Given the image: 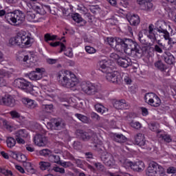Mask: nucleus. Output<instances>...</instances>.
Instances as JSON below:
<instances>
[{
  "label": "nucleus",
  "instance_id": "79ce46f5",
  "mask_svg": "<svg viewBox=\"0 0 176 176\" xmlns=\"http://www.w3.org/2000/svg\"><path fill=\"white\" fill-rule=\"evenodd\" d=\"M36 15L31 11H28L26 14V18L28 20V21H31L35 19Z\"/></svg>",
  "mask_w": 176,
  "mask_h": 176
},
{
  "label": "nucleus",
  "instance_id": "a19ab883",
  "mask_svg": "<svg viewBox=\"0 0 176 176\" xmlns=\"http://www.w3.org/2000/svg\"><path fill=\"white\" fill-rule=\"evenodd\" d=\"M62 11L65 16H69V14L71 13V12H72V8L70 6H67L66 7L63 8Z\"/></svg>",
  "mask_w": 176,
  "mask_h": 176
},
{
  "label": "nucleus",
  "instance_id": "bb28decb",
  "mask_svg": "<svg viewBox=\"0 0 176 176\" xmlns=\"http://www.w3.org/2000/svg\"><path fill=\"white\" fill-rule=\"evenodd\" d=\"M45 42H49V41H56L58 39V41H62V39H64L65 37L63 36L61 38H57V35H50V34L47 33L45 34L44 36Z\"/></svg>",
  "mask_w": 176,
  "mask_h": 176
},
{
  "label": "nucleus",
  "instance_id": "864d4df0",
  "mask_svg": "<svg viewBox=\"0 0 176 176\" xmlns=\"http://www.w3.org/2000/svg\"><path fill=\"white\" fill-rule=\"evenodd\" d=\"M36 74L40 76V79H42L43 78V74H45V72L40 68H36Z\"/></svg>",
  "mask_w": 176,
  "mask_h": 176
},
{
  "label": "nucleus",
  "instance_id": "ea45409f",
  "mask_svg": "<svg viewBox=\"0 0 176 176\" xmlns=\"http://www.w3.org/2000/svg\"><path fill=\"white\" fill-rule=\"evenodd\" d=\"M42 109L44 112L50 113L53 111V104H43Z\"/></svg>",
  "mask_w": 176,
  "mask_h": 176
},
{
  "label": "nucleus",
  "instance_id": "2f4dec72",
  "mask_svg": "<svg viewBox=\"0 0 176 176\" xmlns=\"http://www.w3.org/2000/svg\"><path fill=\"white\" fill-rule=\"evenodd\" d=\"M39 166H40V168L43 171H45V170H49L52 164H50V162L41 161L39 162Z\"/></svg>",
  "mask_w": 176,
  "mask_h": 176
},
{
  "label": "nucleus",
  "instance_id": "6e6552de",
  "mask_svg": "<svg viewBox=\"0 0 176 176\" xmlns=\"http://www.w3.org/2000/svg\"><path fill=\"white\" fill-rule=\"evenodd\" d=\"M125 163L127 167H131V170L137 171L138 173H141V171H144L145 169V164H144V162L142 161H139L135 163L131 161H128Z\"/></svg>",
  "mask_w": 176,
  "mask_h": 176
},
{
  "label": "nucleus",
  "instance_id": "4468645a",
  "mask_svg": "<svg viewBox=\"0 0 176 176\" xmlns=\"http://www.w3.org/2000/svg\"><path fill=\"white\" fill-rule=\"evenodd\" d=\"M34 141L35 145H37V146H45V145L47 144V140H46V138L45 137V135L41 134L36 135L34 136Z\"/></svg>",
  "mask_w": 176,
  "mask_h": 176
},
{
  "label": "nucleus",
  "instance_id": "f8f14e48",
  "mask_svg": "<svg viewBox=\"0 0 176 176\" xmlns=\"http://www.w3.org/2000/svg\"><path fill=\"white\" fill-rule=\"evenodd\" d=\"M14 14L15 16L16 26L23 24L25 21V14L20 11V10H15L14 11Z\"/></svg>",
  "mask_w": 176,
  "mask_h": 176
},
{
  "label": "nucleus",
  "instance_id": "f3484780",
  "mask_svg": "<svg viewBox=\"0 0 176 176\" xmlns=\"http://www.w3.org/2000/svg\"><path fill=\"white\" fill-rule=\"evenodd\" d=\"M52 153L53 152L52 150H49L47 148H45L39 151V155L41 156H43L44 157H53L54 159H60L58 156L53 155Z\"/></svg>",
  "mask_w": 176,
  "mask_h": 176
},
{
  "label": "nucleus",
  "instance_id": "c756f323",
  "mask_svg": "<svg viewBox=\"0 0 176 176\" xmlns=\"http://www.w3.org/2000/svg\"><path fill=\"white\" fill-rule=\"evenodd\" d=\"M50 45L52 47H57V46H60V50L59 51V53H62V52H64L65 50V45H64V43L60 41H56L55 43H50Z\"/></svg>",
  "mask_w": 176,
  "mask_h": 176
},
{
  "label": "nucleus",
  "instance_id": "a211bd4d",
  "mask_svg": "<svg viewBox=\"0 0 176 176\" xmlns=\"http://www.w3.org/2000/svg\"><path fill=\"white\" fill-rule=\"evenodd\" d=\"M135 144L139 146H144L145 145V136L142 133H138L135 137Z\"/></svg>",
  "mask_w": 176,
  "mask_h": 176
},
{
  "label": "nucleus",
  "instance_id": "aec40b11",
  "mask_svg": "<svg viewBox=\"0 0 176 176\" xmlns=\"http://www.w3.org/2000/svg\"><path fill=\"white\" fill-rule=\"evenodd\" d=\"M6 20L10 24H12V25L16 26V18L14 16V11L6 13Z\"/></svg>",
  "mask_w": 176,
  "mask_h": 176
},
{
  "label": "nucleus",
  "instance_id": "dca6fc26",
  "mask_svg": "<svg viewBox=\"0 0 176 176\" xmlns=\"http://www.w3.org/2000/svg\"><path fill=\"white\" fill-rule=\"evenodd\" d=\"M52 124L54 126L55 130H63V129H65V126H67L65 121L61 118L54 120Z\"/></svg>",
  "mask_w": 176,
  "mask_h": 176
},
{
  "label": "nucleus",
  "instance_id": "7ed1b4c3",
  "mask_svg": "<svg viewBox=\"0 0 176 176\" xmlns=\"http://www.w3.org/2000/svg\"><path fill=\"white\" fill-rule=\"evenodd\" d=\"M14 85L18 89H21L25 93H29L34 96V88L31 82L25 80L24 78H16L14 81Z\"/></svg>",
  "mask_w": 176,
  "mask_h": 176
},
{
  "label": "nucleus",
  "instance_id": "052dcab7",
  "mask_svg": "<svg viewBox=\"0 0 176 176\" xmlns=\"http://www.w3.org/2000/svg\"><path fill=\"white\" fill-rule=\"evenodd\" d=\"M36 72L35 71L31 72L28 76L31 79V80H35Z\"/></svg>",
  "mask_w": 176,
  "mask_h": 176
},
{
  "label": "nucleus",
  "instance_id": "6ab92c4d",
  "mask_svg": "<svg viewBox=\"0 0 176 176\" xmlns=\"http://www.w3.org/2000/svg\"><path fill=\"white\" fill-rule=\"evenodd\" d=\"M153 31H157V32H159L160 34H164V35H165L167 30L162 28V26H160L158 28L155 27L153 24H150L148 26V34H152Z\"/></svg>",
  "mask_w": 176,
  "mask_h": 176
},
{
  "label": "nucleus",
  "instance_id": "37998d69",
  "mask_svg": "<svg viewBox=\"0 0 176 176\" xmlns=\"http://www.w3.org/2000/svg\"><path fill=\"white\" fill-rule=\"evenodd\" d=\"M164 60L166 64L171 65V64L175 61V58L174 56L165 57L164 58Z\"/></svg>",
  "mask_w": 176,
  "mask_h": 176
},
{
  "label": "nucleus",
  "instance_id": "473e14b6",
  "mask_svg": "<svg viewBox=\"0 0 176 176\" xmlns=\"http://www.w3.org/2000/svg\"><path fill=\"white\" fill-rule=\"evenodd\" d=\"M15 137H21L22 138H27L28 137V132L25 129H20L15 133Z\"/></svg>",
  "mask_w": 176,
  "mask_h": 176
},
{
  "label": "nucleus",
  "instance_id": "b1692460",
  "mask_svg": "<svg viewBox=\"0 0 176 176\" xmlns=\"http://www.w3.org/2000/svg\"><path fill=\"white\" fill-rule=\"evenodd\" d=\"M95 109L97 111V112L101 113L102 115H107V113H108V109L102 106L101 104H96Z\"/></svg>",
  "mask_w": 176,
  "mask_h": 176
},
{
  "label": "nucleus",
  "instance_id": "680f3d73",
  "mask_svg": "<svg viewBox=\"0 0 176 176\" xmlns=\"http://www.w3.org/2000/svg\"><path fill=\"white\" fill-rule=\"evenodd\" d=\"M146 2V0H137V3L140 5L142 9H144Z\"/></svg>",
  "mask_w": 176,
  "mask_h": 176
},
{
  "label": "nucleus",
  "instance_id": "4be33fe9",
  "mask_svg": "<svg viewBox=\"0 0 176 176\" xmlns=\"http://www.w3.org/2000/svg\"><path fill=\"white\" fill-rule=\"evenodd\" d=\"M113 141L122 144L123 142H126V141H127V138H126V136L123 135V134L114 133Z\"/></svg>",
  "mask_w": 176,
  "mask_h": 176
},
{
  "label": "nucleus",
  "instance_id": "58836bf2",
  "mask_svg": "<svg viewBox=\"0 0 176 176\" xmlns=\"http://www.w3.org/2000/svg\"><path fill=\"white\" fill-rule=\"evenodd\" d=\"M138 41H140L142 45H149V43H148V41H146V40L145 39V37H144L142 32H141L138 33Z\"/></svg>",
  "mask_w": 176,
  "mask_h": 176
},
{
  "label": "nucleus",
  "instance_id": "ddd939ff",
  "mask_svg": "<svg viewBox=\"0 0 176 176\" xmlns=\"http://www.w3.org/2000/svg\"><path fill=\"white\" fill-rule=\"evenodd\" d=\"M102 162H103L105 166L107 167H112V166H115V160H113V156L111 154L107 153L101 157Z\"/></svg>",
  "mask_w": 176,
  "mask_h": 176
},
{
  "label": "nucleus",
  "instance_id": "603ef678",
  "mask_svg": "<svg viewBox=\"0 0 176 176\" xmlns=\"http://www.w3.org/2000/svg\"><path fill=\"white\" fill-rule=\"evenodd\" d=\"M67 83H74V86H76V85H78V78H76V76L73 78L69 77Z\"/></svg>",
  "mask_w": 176,
  "mask_h": 176
},
{
  "label": "nucleus",
  "instance_id": "6e6d98bb",
  "mask_svg": "<svg viewBox=\"0 0 176 176\" xmlns=\"http://www.w3.org/2000/svg\"><path fill=\"white\" fill-rule=\"evenodd\" d=\"M149 34L147 35L148 38L151 39V42L153 43H154L155 41H156V35L155 34V33H153V32H152V33H148Z\"/></svg>",
  "mask_w": 176,
  "mask_h": 176
},
{
  "label": "nucleus",
  "instance_id": "4c0bfd02",
  "mask_svg": "<svg viewBox=\"0 0 176 176\" xmlns=\"http://www.w3.org/2000/svg\"><path fill=\"white\" fill-rule=\"evenodd\" d=\"M6 142L8 148H13L16 145V140L12 137L8 138Z\"/></svg>",
  "mask_w": 176,
  "mask_h": 176
},
{
  "label": "nucleus",
  "instance_id": "de8ad7c7",
  "mask_svg": "<svg viewBox=\"0 0 176 176\" xmlns=\"http://www.w3.org/2000/svg\"><path fill=\"white\" fill-rule=\"evenodd\" d=\"M85 50L89 54H94V53H96V49L91 46H85Z\"/></svg>",
  "mask_w": 176,
  "mask_h": 176
},
{
  "label": "nucleus",
  "instance_id": "9b49d317",
  "mask_svg": "<svg viewBox=\"0 0 176 176\" xmlns=\"http://www.w3.org/2000/svg\"><path fill=\"white\" fill-rule=\"evenodd\" d=\"M164 38L166 41H168V45H169V47L168 48V50L171 49L173 47V45L176 43V32L171 33L170 35V33L166 30L165 35H164Z\"/></svg>",
  "mask_w": 176,
  "mask_h": 176
},
{
  "label": "nucleus",
  "instance_id": "20e7f679",
  "mask_svg": "<svg viewBox=\"0 0 176 176\" xmlns=\"http://www.w3.org/2000/svg\"><path fill=\"white\" fill-rule=\"evenodd\" d=\"M76 134L78 137H80V138L82 140V141H91V144H93L94 146L96 148L97 144H98L97 134L93 133L92 135H90V133L80 129L77 130Z\"/></svg>",
  "mask_w": 176,
  "mask_h": 176
},
{
  "label": "nucleus",
  "instance_id": "f704fd0d",
  "mask_svg": "<svg viewBox=\"0 0 176 176\" xmlns=\"http://www.w3.org/2000/svg\"><path fill=\"white\" fill-rule=\"evenodd\" d=\"M76 118H77L79 120H80L81 122H82V123H89L90 120L89 119V118H87V116L82 115V114H79V113H76L75 114Z\"/></svg>",
  "mask_w": 176,
  "mask_h": 176
},
{
  "label": "nucleus",
  "instance_id": "e433bc0d",
  "mask_svg": "<svg viewBox=\"0 0 176 176\" xmlns=\"http://www.w3.org/2000/svg\"><path fill=\"white\" fill-rule=\"evenodd\" d=\"M152 0H146L143 8L144 10H152L153 9V3H151Z\"/></svg>",
  "mask_w": 176,
  "mask_h": 176
},
{
  "label": "nucleus",
  "instance_id": "bf43d9fd",
  "mask_svg": "<svg viewBox=\"0 0 176 176\" xmlns=\"http://www.w3.org/2000/svg\"><path fill=\"white\" fill-rule=\"evenodd\" d=\"M60 166L67 168V167H72L73 164L69 162H64L60 163Z\"/></svg>",
  "mask_w": 176,
  "mask_h": 176
},
{
  "label": "nucleus",
  "instance_id": "2eb2a0df",
  "mask_svg": "<svg viewBox=\"0 0 176 176\" xmlns=\"http://www.w3.org/2000/svg\"><path fill=\"white\" fill-rule=\"evenodd\" d=\"M117 64L119 67H122V68H128V67L133 65V62H131V59L129 57H121L118 59Z\"/></svg>",
  "mask_w": 176,
  "mask_h": 176
},
{
  "label": "nucleus",
  "instance_id": "1a4fd4ad",
  "mask_svg": "<svg viewBox=\"0 0 176 176\" xmlns=\"http://www.w3.org/2000/svg\"><path fill=\"white\" fill-rule=\"evenodd\" d=\"M0 105H6V107H13L16 105V100L13 96L10 95H6L0 97Z\"/></svg>",
  "mask_w": 176,
  "mask_h": 176
},
{
  "label": "nucleus",
  "instance_id": "0e129e2a",
  "mask_svg": "<svg viewBox=\"0 0 176 176\" xmlns=\"http://www.w3.org/2000/svg\"><path fill=\"white\" fill-rule=\"evenodd\" d=\"M91 117L92 119H95V120H100V116L94 112L91 113Z\"/></svg>",
  "mask_w": 176,
  "mask_h": 176
},
{
  "label": "nucleus",
  "instance_id": "a18cd8bd",
  "mask_svg": "<svg viewBox=\"0 0 176 176\" xmlns=\"http://www.w3.org/2000/svg\"><path fill=\"white\" fill-rule=\"evenodd\" d=\"M130 124L131 127H133V129H136V130H138V129L141 127V123H140L139 122L132 121Z\"/></svg>",
  "mask_w": 176,
  "mask_h": 176
},
{
  "label": "nucleus",
  "instance_id": "a878e982",
  "mask_svg": "<svg viewBox=\"0 0 176 176\" xmlns=\"http://www.w3.org/2000/svg\"><path fill=\"white\" fill-rule=\"evenodd\" d=\"M32 9L38 14H41V16L46 14V10H45V8H43V6H32Z\"/></svg>",
  "mask_w": 176,
  "mask_h": 176
},
{
  "label": "nucleus",
  "instance_id": "49530a36",
  "mask_svg": "<svg viewBox=\"0 0 176 176\" xmlns=\"http://www.w3.org/2000/svg\"><path fill=\"white\" fill-rule=\"evenodd\" d=\"M0 76H1V78H3V77L10 78V73L3 69H0Z\"/></svg>",
  "mask_w": 176,
  "mask_h": 176
},
{
  "label": "nucleus",
  "instance_id": "5fc2aeb1",
  "mask_svg": "<svg viewBox=\"0 0 176 176\" xmlns=\"http://www.w3.org/2000/svg\"><path fill=\"white\" fill-rule=\"evenodd\" d=\"M74 149H82V143L79 141H75L73 144Z\"/></svg>",
  "mask_w": 176,
  "mask_h": 176
},
{
  "label": "nucleus",
  "instance_id": "39448f33",
  "mask_svg": "<svg viewBox=\"0 0 176 176\" xmlns=\"http://www.w3.org/2000/svg\"><path fill=\"white\" fill-rule=\"evenodd\" d=\"M146 174L148 176H164V168L156 162H151L147 168Z\"/></svg>",
  "mask_w": 176,
  "mask_h": 176
},
{
  "label": "nucleus",
  "instance_id": "8fccbe9b",
  "mask_svg": "<svg viewBox=\"0 0 176 176\" xmlns=\"http://www.w3.org/2000/svg\"><path fill=\"white\" fill-rule=\"evenodd\" d=\"M52 170L56 171V173H60V174H65V170L63 168H60L58 166H54Z\"/></svg>",
  "mask_w": 176,
  "mask_h": 176
},
{
  "label": "nucleus",
  "instance_id": "774afa93",
  "mask_svg": "<svg viewBox=\"0 0 176 176\" xmlns=\"http://www.w3.org/2000/svg\"><path fill=\"white\" fill-rule=\"evenodd\" d=\"M124 82H125L126 85H131L132 80L131 78H130V77L126 76L124 78Z\"/></svg>",
  "mask_w": 176,
  "mask_h": 176
},
{
  "label": "nucleus",
  "instance_id": "09e8293b",
  "mask_svg": "<svg viewBox=\"0 0 176 176\" xmlns=\"http://www.w3.org/2000/svg\"><path fill=\"white\" fill-rule=\"evenodd\" d=\"M160 138H162L165 142H171V137L168 135H161Z\"/></svg>",
  "mask_w": 176,
  "mask_h": 176
},
{
  "label": "nucleus",
  "instance_id": "e2e57ef3",
  "mask_svg": "<svg viewBox=\"0 0 176 176\" xmlns=\"http://www.w3.org/2000/svg\"><path fill=\"white\" fill-rule=\"evenodd\" d=\"M167 173L168 174H175L176 168L175 167H170L167 169Z\"/></svg>",
  "mask_w": 176,
  "mask_h": 176
},
{
  "label": "nucleus",
  "instance_id": "7c9ffc66",
  "mask_svg": "<svg viewBox=\"0 0 176 176\" xmlns=\"http://www.w3.org/2000/svg\"><path fill=\"white\" fill-rule=\"evenodd\" d=\"M16 160L21 163H25V164H27V166H29L30 167H31V163L25 162H27V157L24 154H18Z\"/></svg>",
  "mask_w": 176,
  "mask_h": 176
},
{
  "label": "nucleus",
  "instance_id": "c85d7f7f",
  "mask_svg": "<svg viewBox=\"0 0 176 176\" xmlns=\"http://www.w3.org/2000/svg\"><path fill=\"white\" fill-rule=\"evenodd\" d=\"M28 45H31V37L24 35V32H23L22 47L23 46H28Z\"/></svg>",
  "mask_w": 176,
  "mask_h": 176
},
{
  "label": "nucleus",
  "instance_id": "423d86ee",
  "mask_svg": "<svg viewBox=\"0 0 176 176\" xmlns=\"http://www.w3.org/2000/svg\"><path fill=\"white\" fill-rule=\"evenodd\" d=\"M81 90L88 96H94L96 93H98V86L89 82H82L81 84Z\"/></svg>",
  "mask_w": 176,
  "mask_h": 176
},
{
  "label": "nucleus",
  "instance_id": "338daca9",
  "mask_svg": "<svg viewBox=\"0 0 176 176\" xmlns=\"http://www.w3.org/2000/svg\"><path fill=\"white\" fill-rule=\"evenodd\" d=\"M16 141L18 144H25V141L21 137H16Z\"/></svg>",
  "mask_w": 176,
  "mask_h": 176
},
{
  "label": "nucleus",
  "instance_id": "c03bdc74",
  "mask_svg": "<svg viewBox=\"0 0 176 176\" xmlns=\"http://www.w3.org/2000/svg\"><path fill=\"white\" fill-rule=\"evenodd\" d=\"M148 127L151 131H156V133H160V131L157 129V126H156V124L155 123H151L148 124Z\"/></svg>",
  "mask_w": 176,
  "mask_h": 176
},
{
  "label": "nucleus",
  "instance_id": "0eeeda50",
  "mask_svg": "<svg viewBox=\"0 0 176 176\" xmlns=\"http://www.w3.org/2000/svg\"><path fill=\"white\" fill-rule=\"evenodd\" d=\"M69 78H75V75L70 71L65 70L63 76L62 77V80H59L60 85H61V86H63V87H67L68 89L71 87H75V84L74 82H68Z\"/></svg>",
  "mask_w": 176,
  "mask_h": 176
},
{
  "label": "nucleus",
  "instance_id": "5701e85b",
  "mask_svg": "<svg viewBox=\"0 0 176 176\" xmlns=\"http://www.w3.org/2000/svg\"><path fill=\"white\" fill-rule=\"evenodd\" d=\"M113 107L116 109H126V100L123 99L121 100H116L113 103Z\"/></svg>",
  "mask_w": 176,
  "mask_h": 176
},
{
  "label": "nucleus",
  "instance_id": "412c9836",
  "mask_svg": "<svg viewBox=\"0 0 176 176\" xmlns=\"http://www.w3.org/2000/svg\"><path fill=\"white\" fill-rule=\"evenodd\" d=\"M128 21L130 23L131 25L135 27L140 24V16L137 14H133L128 18Z\"/></svg>",
  "mask_w": 176,
  "mask_h": 176
},
{
  "label": "nucleus",
  "instance_id": "f257e3e1",
  "mask_svg": "<svg viewBox=\"0 0 176 176\" xmlns=\"http://www.w3.org/2000/svg\"><path fill=\"white\" fill-rule=\"evenodd\" d=\"M107 42L112 47H116L117 45H120L127 56H132L136 58H141L145 55V47L140 46L138 43L131 38H121L116 37L107 38Z\"/></svg>",
  "mask_w": 176,
  "mask_h": 176
},
{
  "label": "nucleus",
  "instance_id": "9d476101",
  "mask_svg": "<svg viewBox=\"0 0 176 176\" xmlns=\"http://www.w3.org/2000/svg\"><path fill=\"white\" fill-rule=\"evenodd\" d=\"M10 45L12 46H23V32H19L16 36L12 37L9 41Z\"/></svg>",
  "mask_w": 176,
  "mask_h": 176
},
{
  "label": "nucleus",
  "instance_id": "3c124183",
  "mask_svg": "<svg viewBox=\"0 0 176 176\" xmlns=\"http://www.w3.org/2000/svg\"><path fill=\"white\" fill-rule=\"evenodd\" d=\"M10 115H11L12 119H19L20 118V113L16 111H10Z\"/></svg>",
  "mask_w": 176,
  "mask_h": 176
},
{
  "label": "nucleus",
  "instance_id": "c9c22d12",
  "mask_svg": "<svg viewBox=\"0 0 176 176\" xmlns=\"http://www.w3.org/2000/svg\"><path fill=\"white\" fill-rule=\"evenodd\" d=\"M157 98V102H155V100L152 98H150L148 100V102H147L148 104H149V105H151V107H157L160 105V98H159V97L156 96Z\"/></svg>",
  "mask_w": 176,
  "mask_h": 176
},
{
  "label": "nucleus",
  "instance_id": "393cba45",
  "mask_svg": "<svg viewBox=\"0 0 176 176\" xmlns=\"http://www.w3.org/2000/svg\"><path fill=\"white\" fill-rule=\"evenodd\" d=\"M22 102L26 105L27 108H30L32 109L35 107V104L34 103V100L30 98H24L22 99Z\"/></svg>",
  "mask_w": 176,
  "mask_h": 176
},
{
  "label": "nucleus",
  "instance_id": "69168bd1",
  "mask_svg": "<svg viewBox=\"0 0 176 176\" xmlns=\"http://www.w3.org/2000/svg\"><path fill=\"white\" fill-rule=\"evenodd\" d=\"M57 61H58L57 59H53V58L47 59V63L48 64H51V65L56 64V63H57Z\"/></svg>",
  "mask_w": 176,
  "mask_h": 176
},
{
  "label": "nucleus",
  "instance_id": "f03ea898",
  "mask_svg": "<svg viewBox=\"0 0 176 176\" xmlns=\"http://www.w3.org/2000/svg\"><path fill=\"white\" fill-rule=\"evenodd\" d=\"M99 69L104 74H106V79L114 85H120L122 83V76L119 72H110L111 67L108 66V62L105 60H100L98 63Z\"/></svg>",
  "mask_w": 176,
  "mask_h": 176
},
{
  "label": "nucleus",
  "instance_id": "4d7b16f0",
  "mask_svg": "<svg viewBox=\"0 0 176 176\" xmlns=\"http://www.w3.org/2000/svg\"><path fill=\"white\" fill-rule=\"evenodd\" d=\"M94 166L99 171H104L105 169V167L104 165L101 164V163H95Z\"/></svg>",
  "mask_w": 176,
  "mask_h": 176
},
{
  "label": "nucleus",
  "instance_id": "72a5a7b5",
  "mask_svg": "<svg viewBox=\"0 0 176 176\" xmlns=\"http://www.w3.org/2000/svg\"><path fill=\"white\" fill-rule=\"evenodd\" d=\"M72 19L74 21H76V23H83V24H86V21L83 20L82 16H80V14L78 13L74 14L72 15Z\"/></svg>",
  "mask_w": 176,
  "mask_h": 176
},
{
  "label": "nucleus",
  "instance_id": "13d9d810",
  "mask_svg": "<svg viewBox=\"0 0 176 176\" xmlns=\"http://www.w3.org/2000/svg\"><path fill=\"white\" fill-rule=\"evenodd\" d=\"M110 58H113V60H116L117 63L119 61V59L121 58L118 54L116 53H111L110 54Z\"/></svg>",
  "mask_w": 176,
  "mask_h": 176
},
{
  "label": "nucleus",
  "instance_id": "cd10ccee",
  "mask_svg": "<svg viewBox=\"0 0 176 176\" xmlns=\"http://www.w3.org/2000/svg\"><path fill=\"white\" fill-rule=\"evenodd\" d=\"M155 68H157V69H160L162 72H164L166 69H167V66L163 63L162 60H158L155 63Z\"/></svg>",
  "mask_w": 176,
  "mask_h": 176
}]
</instances>
